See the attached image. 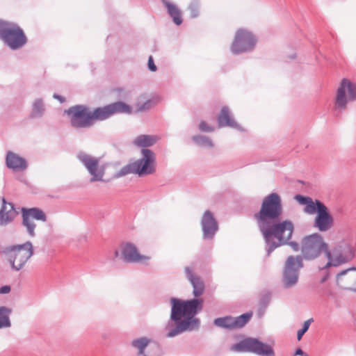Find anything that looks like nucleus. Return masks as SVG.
Instances as JSON below:
<instances>
[{"instance_id": "bb28decb", "label": "nucleus", "mask_w": 356, "mask_h": 356, "mask_svg": "<svg viewBox=\"0 0 356 356\" xmlns=\"http://www.w3.org/2000/svg\"><path fill=\"white\" fill-rule=\"evenodd\" d=\"M298 278L299 272L284 269L282 282L285 288H290L295 286L298 283Z\"/></svg>"}, {"instance_id": "f8f14e48", "label": "nucleus", "mask_w": 356, "mask_h": 356, "mask_svg": "<svg viewBox=\"0 0 356 356\" xmlns=\"http://www.w3.org/2000/svg\"><path fill=\"white\" fill-rule=\"evenodd\" d=\"M131 107L122 102H117L102 107H98L91 111L93 122L96 120H104L116 113H130Z\"/></svg>"}, {"instance_id": "e433bc0d", "label": "nucleus", "mask_w": 356, "mask_h": 356, "mask_svg": "<svg viewBox=\"0 0 356 356\" xmlns=\"http://www.w3.org/2000/svg\"><path fill=\"white\" fill-rule=\"evenodd\" d=\"M10 291V287L9 286H3L0 288V293H8Z\"/></svg>"}, {"instance_id": "cd10ccee", "label": "nucleus", "mask_w": 356, "mask_h": 356, "mask_svg": "<svg viewBox=\"0 0 356 356\" xmlns=\"http://www.w3.org/2000/svg\"><path fill=\"white\" fill-rule=\"evenodd\" d=\"M163 3L166 7L168 14L172 18L175 24L180 25L182 23V19L181 16V11L179 8L176 5L170 3L166 0H163Z\"/></svg>"}, {"instance_id": "f704fd0d", "label": "nucleus", "mask_w": 356, "mask_h": 356, "mask_svg": "<svg viewBox=\"0 0 356 356\" xmlns=\"http://www.w3.org/2000/svg\"><path fill=\"white\" fill-rule=\"evenodd\" d=\"M148 68L150 71L152 72H155L156 71V65L154 64V59H153V57L152 56H150L148 58Z\"/></svg>"}, {"instance_id": "a19ab883", "label": "nucleus", "mask_w": 356, "mask_h": 356, "mask_svg": "<svg viewBox=\"0 0 356 356\" xmlns=\"http://www.w3.org/2000/svg\"><path fill=\"white\" fill-rule=\"evenodd\" d=\"M54 97L56 99H58L60 102H65V98H63V97L60 96V95H54Z\"/></svg>"}, {"instance_id": "4c0bfd02", "label": "nucleus", "mask_w": 356, "mask_h": 356, "mask_svg": "<svg viewBox=\"0 0 356 356\" xmlns=\"http://www.w3.org/2000/svg\"><path fill=\"white\" fill-rule=\"evenodd\" d=\"M294 355L296 356V355H300V356H309L307 353H304L302 351V350L301 348H298L295 353H294Z\"/></svg>"}, {"instance_id": "39448f33", "label": "nucleus", "mask_w": 356, "mask_h": 356, "mask_svg": "<svg viewBox=\"0 0 356 356\" xmlns=\"http://www.w3.org/2000/svg\"><path fill=\"white\" fill-rule=\"evenodd\" d=\"M143 159L124 166L120 171V175L136 174L139 176L148 175L155 171V155L148 149H142Z\"/></svg>"}, {"instance_id": "b1692460", "label": "nucleus", "mask_w": 356, "mask_h": 356, "mask_svg": "<svg viewBox=\"0 0 356 356\" xmlns=\"http://www.w3.org/2000/svg\"><path fill=\"white\" fill-rule=\"evenodd\" d=\"M6 164L9 168L16 171L23 170L27 166L24 159L13 152H8L7 154Z\"/></svg>"}, {"instance_id": "ea45409f", "label": "nucleus", "mask_w": 356, "mask_h": 356, "mask_svg": "<svg viewBox=\"0 0 356 356\" xmlns=\"http://www.w3.org/2000/svg\"><path fill=\"white\" fill-rule=\"evenodd\" d=\"M289 245L292 247L293 250L298 251L299 250V246L298 244L296 243H290Z\"/></svg>"}, {"instance_id": "c9c22d12", "label": "nucleus", "mask_w": 356, "mask_h": 356, "mask_svg": "<svg viewBox=\"0 0 356 356\" xmlns=\"http://www.w3.org/2000/svg\"><path fill=\"white\" fill-rule=\"evenodd\" d=\"M322 292L327 296H331L333 295V291H332L330 285H327L325 288H323L322 289Z\"/></svg>"}, {"instance_id": "a878e982", "label": "nucleus", "mask_w": 356, "mask_h": 356, "mask_svg": "<svg viewBox=\"0 0 356 356\" xmlns=\"http://www.w3.org/2000/svg\"><path fill=\"white\" fill-rule=\"evenodd\" d=\"M303 267L302 256L291 255L286 259L284 269L292 271L299 272Z\"/></svg>"}, {"instance_id": "9d476101", "label": "nucleus", "mask_w": 356, "mask_h": 356, "mask_svg": "<svg viewBox=\"0 0 356 356\" xmlns=\"http://www.w3.org/2000/svg\"><path fill=\"white\" fill-rule=\"evenodd\" d=\"M355 99V86L347 79H342L337 90L334 103L335 109H345L347 104Z\"/></svg>"}, {"instance_id": "2f4dec72", "label": "nucleus", "mask_w": 356, "mask_h": 356, "mask_svg": "<svg viewBox=\"0 0 356 356\" xmlns=\"http://www.w3.org/2000/svg\"><path fill=\"white\" fill-rule=\"evenodd\" d=\"M11 310L5 307H0V328L8 327L10 326L9 314Z\"/></svg>"}, {"instance_id": "c03bdc74", "label": "nucleus", "mask_w": 356, "mask_h": 356, "mask_svg": "<svg viewBox=\"0 0 356 356\" xmlns=\"http://www.w3.org/2000/svg\"><path fill=\"white\" fill-rule=\"evenodd\" d=\"M118 254H119V252H118V251H115V257H118Z\"/></svg>"}, {"instance_id": "c85d7f7f", "label": "nucleus", "mask_w": 356, "mask_h": 356, "mask_svg": "<svg viewBox=\"0 0 356 356\" xmlns=\"http://www.w3.org/2000/svg\"><path fill=\"white\" fill-rule=\"evenodd\" d=\"M158 139L156 136L140 135L135 138L134 144L140 147H147L155 144Z\"/></svg>"}, {"instance_id": "5701e85b", "label": "nucleus", "mask_w": 356, "mask_h": 356, "mask_svg": "<svg viewBox=\"0 0 356 356\" xmlns=\"http://www.w3.org/2000/svg\"><path fill=\"white\" fill-rule=\"evenodd\" d=\"M185 271L188 280L190 281L193 287V292L194 296H200L203 293L204 290V284L203 282L198 276L193 273V270L191 268H186Z\"/></svg>"}, {"instance_id": "423d86ee", "label": "nucleus", "mask_w": 356, "mask_h": 356, "mask_svg": "<svg viewBox=\"0 0 356 356\" xmlns=\"http://www.w3.org/2000/svg\"><path fill=\"white\" fill-rule=\"evenodd\" d=\"M0 38L13 49L22 47L27 41L26 37L20 27L1 20H0Z\"/></svg>"}, {"instance_id": "a211bd4d", "label": "nucleus", "mask_w": 356, "mask_h": 356, "mask_svg": "<svg viewBox=\"0 0 356 356\" xmlns=\"http://www.w3.org/2000/svg\"><path fill=\"white\" fill-rule=\"evenodd\" d=\"M23 215V224L26 227L29 234L31 236H34V229L35 225L33 220H39L42 221L46 220V215L44 213L38 209L32 208L29 209H22Z\"/></svg>"}, {"instance_id": "0eeeda50", "label": "nucleus", "mask_w": 356, "mask_h": 356, "mask_svg": "<svg viewBox=\"0 0 356 356\" xmlns=\"http://www.w3.org/2000/svg\"><path fill=\"white\" fill-rule=\"evenodd\" d=\"M355 257V248L350 243L341 242L332 251L327 252V262L324 267L337 266L352 260Z\"/></svg>"}, {"instance_id": "aec40b11", "label": "nucleus", "mask_w": 356, "mask_h": 356, "mask_svg": "<svg viewBox=\"0 0 356 356\" xmlns=\"http://www.w3.org/2000/svg\"><path fill=\"white\" fill-rule=\"evenodd\" d=\"M337 284L342 289L356 291V268L345 270L337 275Z\"/></svg>"}, {"instance_id": "393cba45", "label": "nucleus", "mask_w": 356, "mask_h": 356, "mask_svg": "<svg viewBox=\"0 0 356 356\" xmlns=\"http://www.w3.org/2000/svg\"><path fill=\"white\" fill-rule=\"evenodd\" d=\"M3 207L0 211V219L2 223L12 221L17 213L11 203L6 202L4 197L2 198Z\"/></svg>"}, {"instance_id": "37998d69", "label": "nucleus", "mask_w": 356, "mask_h": 356, "mask_svg": "<svg viewBox=\"0 0 356 356\" xmlns=\"http://www.w3.org/2000/svg\"><path fill=\"white\" fill-rule=\"evenodd\" d=\"M41 106V104L40 103H35V105H34V107L35 108H40V106Z\"/></svg>"}, {"instance_id": "4be33fe9", "label": "nucleus", "mask_w": 356, "mask_h": 356, "mask_svg": "<svg viewBox=\"0 0 356 356\" xmlns=\"http://www.w3.org/2000/svg\"><path fill=\"white\" fill-rule=\"evenodd\" d=\"M294 199L300 204L305 205L304 211L308 214H314L316 212H319V204H323L318 200L314 202L309 197L302 196L301 195H296Z\"/></svg>"}, {"instance_id": "4468645a", "label": "nucleus", "mask_w": 356, "mask_h": 356, "mask_svg": "<svg viewBox=\"0 0 356 356\" xmlns=\"http://www.w3.org/2000/svg\"><path fill=\"white\" fill-rule=\"evenodd\" d=\"M131 346L137 350L138 356H158L160 354L159 344L147 337H140L133 340Z\"/></svg>"}, {"instance_id": "473e14b6", "label": "nucleus", "mask_w": 356, "mask_h": 356, "mask_svg": "<svg viewBox=\"0 0 356 356\" xmlns=\"http://www.w3.org/2000/svg\"><path fill=\"white\" fill-rule=\"evenodd\" d=\"M312 321L313 319L310 318L304 322L302 328L301 330H299L297 333V339L298 341H300L302 339L303 334L308 330L309 325Z\"/></svg>"}, {"instance_id": "f257e3e1", "label": "nucleus", "mask_w": 356, "mask_h": 356, "mask_svg": "<svg viewBox=\"0 0 356 356\" xmlns=\"http://www.w3.org/2000/svg\"><path fill=\"white\" fill-rule=\"evenodd\" d=\"M204 300L202 298L182 300L172 298L171 300V320L176 324L172 328L173 323L166 325L168 337H173L187 330H192L197 327L198 320L195 318L197 313L202 310Z\"/></svg>"}, {"instance_id": "6ab92c4d", "label": "nucleus", "mask_w": 356, "mask_h": 356, "mask_svg": "<svg viewBox=\"0 0 356 356\" xmlns=\"http://www.w3.org/2000/svg\"><path fill=\"white\" fill-rule=\"evenodd\" d=\"M319 212L315 218L314 225L321 232H326L332 226L334 220L327 208L323 204H319Z\"/></svg>"}, {"instance_id": "9b49d317", "label": "nucleus", "mask_w": 356, "mask_h": 356, "mask_svg": "<svg viewBox=\"0 0 356 356\" xmlns=\"http://www.w3.org/2000/svg\"><path fill=\"white\" fill-rule=\"evenodd\" d=\"M70 118L74 127H88L93 124L91 111L83 106H73L65 111Z\"/></svg>"}, {"instance_id": "79ce46f5", "label": "nucleus", "mask_w": 356, "mask_h": 356, "mask_svg": "<svg viewBox=\"0 0 356 356\" xmlns=\"http://www.w3.org/2000/svg\"><path fill=\"white\" fill-rule=\"evenodd\" d=\"M327 275H325L323 277L321 278V283L325 282L327 280Z\"/></svg>"}, {"instance_id": "412c9836", "label": "nucleus", "mask_w": 356, "mask_h": 356, "mask_svg": "<svg viewBox=\"0 0 356 356\" xmlns=\"http://www.w3.org/2000/svg\"><path fill=\"white\" fill-rule=\"evenodd\" d=\"M201 224L204 237L205 238H211L218 229V225L210 211H207L204 212Z\"/></svg>"}, {"instance_id": "f3484780", "label": "nucleus", "mask_w": 356, "mask_h": 356, "mask_svg": "<svg viewBox=\"0 0 356 356\" xmlns=\"http://www.w3.org/2000/svg\"><path fill=\"white\" fill-rule=\"evenodd\" d=\"M251 313L243 314L236 318L226 316L215 319L214 324L216 326L228 328L236 329L243 327L250 319Z\"/></svg>"}, {"instance_id": "20e7f679", "label": "nucleus", "mask_w": 356, "mask_h": 356, "mask_svg": "<svg viewBox=\"0 0 356 356\" xmlns=\"http://www.w3.org/2000/svg\"><path fill=\"white\" fill-rule=\"evenodd\" d=\"M4 253L7 261L15 270H19L26 264L33 254V245L31 242L22 245L7 247Z\"/></svg>"}, {"instance_id": "7c9ffc66", "label": "nucleus", "mask_w": 356, "mask_h": 356, "mask_svg": "<svg viewBox=\"0 0 356 356\" xmlns=\"http://www.w3.org/2000/svg\"><path fill=\"white\" fill-rule=\"evenodd\" d=\"M159 102V99L154 98L146 99L145 97H140L137 102L136 108L138 111H143L153 107Z\"/></svg>"}, {"instance_id": "f03ea898", "label": "nucleus", "mask_w": 356, "mask_h": 356, "mask_svg": "<svg viewBox=\"0 0 356 356\" xmlns=\"http://www.w3.org/2000/svg\"><path fill=\"white\" fill-rule=\"evenodd\" d=\"M259 229L268 246L267 252L269 255L277 248L288 244L292 236L294 226L290 220H273L259 227Z\"/></svg>"}, {"instance_id": "6e6552de", "label": "nucleus", "mask_w": 356, "mask_h": 356, "mask_svg": "<svg viewBox=\"0 0 356 356\" xmlns=\"http://www.w3.org/2000/svg\"><path fill=\"white\" fill-rule=\"evenodd\" d=\"M230 350L237 353L250 352L261 356H275L272 346L255 338H246L232 346Z\"/></svg>"}, {"instance_id": "dca6fc26", "label": "nucleus", "mask_w": 356, "mask_h": 356, "mask_svg": "<svg viewBox=\"0 0 356 356\" xmlns=\"http://www.w3.org/2000/svg\"><path fill=\"white\" fill-rule=\"evenodd\" d=\"M78 159L94 178H101L104 176L106 165L102 163L99 159L83 152L79 154Z\"/></svg>"}, {"instance_id": "7ed1b4c3", "label": "nucleus", "mask_w": 356, "mask_h": 356, "mask_svg": "<svg viewBox=\"0 0 356 356\" xmlns=\"http://www.w3.org/2000/svg\"><path fill=\"white\" fill-rule=\"evenodd\" d=\"M282 213L281 198L277 193L264 197L259 211L254 214L259 227L275 220Z\"/></svg>"}, {"instance_id": "c756f323", "label": "nucleus", "mask_w": 356, "mask_h": 356, "mask_svg": "<svg viewBox=\"0 0 356 356\" xmlns=\"http://www.w3.org/2000/svg\"><path fill=\"white\" fill-rule=\"evenodd\" d=\"M218 122L220 127L226 126L232 127L235 124L234 120L232 119L229 115L228 109L225 107L221 109L218 118Z\"/></svg>"}, {"instance_id": "1a4fd4ad", "label": "nucleus", "mask_w": 356, "mask_h": 356, "mask_svg": "<svg viewBox=\"0 0 356 356\" xmlns=\"http://www.w3.org/2000/svg\"><path fill=\"white\" fill-rule=\"evenodd\" d=\"M328 246L323 241V237L317 234L305 237L302 241L301 251L306 259H313L317 257L322 252L327 257Z\"/></svg>"}, {"instance_id": "2eb2a0df", "label": "nucleus", "mask_w": 356, "mask_h": 356, "mask_svg": "<svg viewBox=\"0 0 356 356\" xmlns=\"http://www.w3.org/2000/svg\"><path fill=\"white\" fill-rule=\"evenodd\" d=\"M120 252L122 259L129 263H145L150 259L149 256L141 254L136 245L131 242L121 243Z\"/></svg>"}, {"instance_id": "ddd939ff", "label": "nucleus", "mask_w": 356, "mask_h": 356, "mask_svg": "<svg viewBox=\"0 0 356 356\" xmlns=\"http://www.w3.org/2000/svg\"><path fill=\"white\" fill-rule=\"evenodd\" d=\"M256 42L254 36L250 31L241 29L236 33L231 50L234 54L246 51L252 49Z\"/></svg>"}, {"instance_id": "72a5a7b5", "label": "nucleus", "mask_w": 356, "mask_h": 356, "mask_svg": "<svg viewBox=\"0 0 356 356\" xmlns=\"http://www.w3.org/2000/svg\"><path fill=\"white\" fill-rule=\"evenodd\" d=\"M199 127L201 131L204 132H211L213 131V128L208 125V124L204 121L200 123Z\"/></svg>"}, {"instance_id": "58836bf2", "label": "nucleus", "mask_w": 356, "mask_h": 356, "mask_svg": "<svg viewBox=\"0 0 356 356\" xmlns=\"http://www.w3.org/2000/svg\"><path fill=\"white\" fill-rule=\"evenodd\" d=\"M202 143H204V144H205L209 147L213 146L212 142L208 138H202Z\"/></svg>"}]
</instances>
